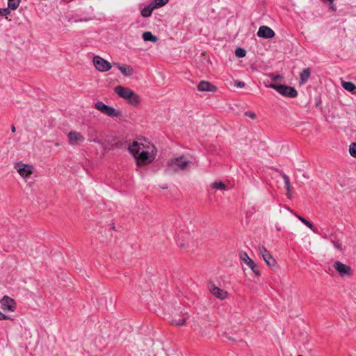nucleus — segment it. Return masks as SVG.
<instances>
[{"mask_svg": "<svg viewBox=\"0 0 356 356\" xmlns=\"http://www.w3.org/2000/svg\"><path fill=\"white\" fill-rule=\"evenodd\" d=\"M154 149V146L145 138L134 141L128 147L129 152L135 158L138 166L147 165L154 159L155 156L153 154Z\"/></svg>", "mask_w": 356, "mask_h": 356, "instance_id": "f257e3e1", "label": "nucleus"}, {"mask_svg": "<svg viewBox=\"0 0 356 356\" xmlns=\"http://www.w3.org/2000/svg\"><path fill=\"white\" fill-rule=\"evenodd\" d=\"M115 92L120 97L126 99L128 103L134 106L140 103V97L129 88L117 86L114 88Z\"/></svg>", "mask_w": 356, "mask_h": 356, "instance_id": "f03ea898", "label": "nucleus"}, {"mask_svg": "<svg viewBox=\"0 0 356 356\" xmlns=\"http://www.w3.org/2000/svg\"><path fill=\"white\" fill-rule=\"evenodd\" d=\"M268 87L273 88L284 97L294 98L298 95V92L293 87L275 83H270L268 85Z\"/></svg>", "mask_w": 356, "mask_h": 356, "instance_id": "7ed1b4c3", "label": "nucleus"}, {"mask_svg": "<svg viewBox=\"0 0 356 356\" xmlns=\"http://www.w3.org/2000/svg\"><path fill=\"white\" fill-rule=\"evenodd\" d=\"M95 108L111 118L119 117L122 115L121 111L114 108L113 106L105 104L101 101H98L95 104Z\"/></svg>", "mask_w": 356, "mask_h": 356, "instance_id": "20e7f679", "label": "nucleus"}, {"mask_svg": "<svg viewBox=\"0 0 356 356\" xmlns=\"http://www.w3.org/2000/svg\"><path fill=\"white\" fill-rule=\"evenodd\" d=\"M93 64L98 71L102 72L108 71L112 67L108 61L99 56H95L93 58Z\"/></svg>", "mask_w": 356, "mask_h": 356, "instance_id": "39448f33", "label": "nucleus"}, {"mask_svg": "<svg viewBox=\"0 0 356 356\" xmlns=\"http://www.w3.org/2000/svg\"><path fill=\"white\" fill-rule=\"evenodd\" d=\"M334 268L337 270L341 277L351 275L353 272L351 268L339 261H337L333 264Z\"/></svg>", "mask_w": 356, "mask_h": 356, "instance_id": "423d86ee", "label": "nucleus"}, {"mask_svg": "<svg viewBox=\"0 0 356 356\" xmlns=\"http://www.w3.org/2000/svg\"><path fill=\"white\" fill-rule=\"evenodd\" d=\"M258 250L259 254L262 257L263 259L268 266H274L275 265V259L272 257V255L264 245H259Z\"/></svg>", "mask_w": 356, "mask_h": 356, "instance_id": "0eeeda50", "label": "nucleus"}, {"mask_svg": "<svg viewBox=\"0 0 356 356\" xmlns=\"http://www.w3.org/2000/svg\"><path fill=\"white\" fill-rule=\"evenodd\" d=\"M15 168L23 177L29 176L33 171V167L31 165L24 164L22 162L16 163Z\"/></svg>", "mask_w": 356, "mask_h": 356, "instance_id": "6e6552de", "label": "nucleus"}, {"mask_svg": "<svg viewBox=\"0 0 356 356\" xmlns=\"http://www.w3.org/2000/svg\"><path fill=\"white\" fill-rule=\"evenodd\" d=\"M240 258L244 263L252 269L253 273L258 275L259 273L258 266L248 257V254L245 252L240 253Z\"/></svg>", "mask_w": 356, "mask_h": 356, "instance_id": "1a4fd4ad", "label": "nucleus"}, {"mask_svg": "<svg viewBox=\"0 0 356 356\" xmlns=\"http://www.w3.org/2000/svg\"><path fill=\"white\" fill-rule=\"evenodd\" d=\"M1 304L3 310L14 312L16 308L15 300L7 296L3 297L1 300Z\"/></svg>", "mask_w": 356, "mask_h": 356, "instance_id": "9d476101", "label": "nucleus"}, {"mask_svg": "<svg viewBox=\"0 0 356 356\" xmlns=\"http://www.w3.org/2000/svg\"><path fill=\"white\" fill-rule=\"evenodd\" d=\"M209 289L211 294L220 300H225L227 296V292L216 286L211 283L209 286Z\"/></svg>", "mask_w": 356, "mask_h": 356, "instance_id": "9b49d317", "label": "nucleus"}, {"mask_svg": "<svg viewBox=\"0 0 356 356\" xmlns=\"http://www.w3.org/2000/svg\"><path fill=\"white\" fill-rule=\"evenodd\" d=\"M257 35L259 38L269 39L275 35V32L272 29L266 26H261L257 31Z\"/></svg>", "mask_w": 356, "mask_h": 356, "instance_id": "f8f14e48", "label": "nucleus"}, {"mask_svg": "<svg viewBox=\"0 0 356 356\" xmlns=\"http://www.w3.org/2000/svg\"><path fill=\"white\" fill-rule=\"evenodd\" d=\"M68 141L70 145H76L84 140V137L79 132L70 131L68 135Z\"/></svg>", "mask_w": 356, "mask_h": 356, "instance_id": "ddd939ff", "label": "nucleus"}, {"mask_svg": "<svg viewBox=\"0 0 356 356\" xmlns=\"http://www.w3.org/2000/svg\"><path fill=\"white\" fill-rule=\"evenodd\" d=\"M197 88L199 91L204 92H214L217 89L216 86L207 81H200Z\"/></svg>", "mask_w": 356, "mask_h": 356, "instance_id": "4468645a", "label": "nucleus"}, {"mask_svg": "<svg viewBox=\"0 0 356 356\" xmlns=\"http://www.w3.org/2000/svg\"><path fill=\"white\" fill-rule=\"evenodd\" d=\"M178 170V158H175L173 160L168 162V166L165 170L167 175H175Z\"/></svg>", "mask_w": 356, "mask_h": 356, "instance_id": "2eb2a0df", "label": "nucleus"}, {"mask_svg": "<svg viewBox=\"0 0 356 356\" xmlns=\"http://www.w3.org/2000/svg\"><path fill=\"white\" fill-rule=\"evenodd\" d=\"M193 165L191 159L187 156H179V170L190 169Z\"/></svg>", "mask_w": 356, "mask_h": 356, "instance_id": "dca6fc26", "label": "nucleus"}, {"mask_svg": "<svg viewBox=\"0 0 356 356\" xmlns=\"http://www.w3.org/2000/svg\"><path fill=\"white\" fill-rule=\"evenodd\" d=\"M118 68L125 76H131L134 73V70L130 65L118 64Z\"/></svg>", "mask_w": 356, "mask_h": 356, "instance_id": "f3484780", "label": "nucleus"}, {"mask_svg": "<svg viewBox=\"0 0 356 356\" xmlns=\"http://www.w3.org/2000/svg\"><path fill=\"white\" fill-rule=\"evenodd\" d=\"M311 75V70L309 68H306L303 70L300 74V85H304L308 81L309 76Z\"/></svg>", "mask_w": 356, "mask_h": 356, "instance_id": "a211bd4d", "label": "nucleus"}, {"mask_svg": "<svg viewBox=\"0 0 356 356\" xmlns=\"http://www.w3.org/2000/svg\"><path fill=\"white\" fill-rule=\"evenodd\" d=\"M156 9L154 6L150 3L149 5L145 6L141 10V15L143 17H148L152 15V11Z\"/></svg>", "mask_w": 356, "mask_h": 356, "instance_id": "6ab92c4d", "label": "nucleus"}, {"mask_svg": "<svg viewBox=\"0 0 356 356\" xmlns=\"http://www.w3.org/2000/svg\"><path fill=\"white\" fill-rule=\"evenodd\" d=\"M282 177L284 179L285 188L286 190V195L289 198H291V184L289 177L284 173L281 174Z\"/></svg>", "mask_w": 356, "mask_h": 356, "instance_id": "aec40b11", "label": "nucleus"}, {"mask_svg": "<svg viewBox=\"0 0 356 356\" xmlns=\"http://www.w3.org/2000/svg\"><path fill=\"white\" fill-rule=\"evenodd\" d=\"M143 39L144 41H149L152 42L158 41V38L149 31H145L143 33Z\"/></svg>", "mask_w": 356, "mask_h": 356, "instance_id": "412c9836", "label": "nucleus"}, {"mask_svg": "<svg viewBox=\"0 0 356 356\" xmlns=\"http://www.w3.org/2000/svg\"><path fill=\"white\" fill-rule=\"evenodd\" d=\"M296 216H297V218L304 224L309 229H310L314 233H316L317 234L318 232L316 230V229L314 227V225H312V222H310L309 221H308L307 220H306L305 218H304L303 217L299 216V215H297L296 214Z\"/></svg>", "mask_w": 356, "mask_h": 356, "instance_id": "4be33fe9", "label": "nucleus"}, {"mask_svg": "<svg viewBox=\"0 0 356 356\" xmlns=\"http://www.w3.org/2000/svg\"><path fill=\"white\" fill-rule=\"evenodd\" d=\"M342 87L347 91L350 92H355L356 90V86L350 81H343Z\"/></svg>", "mask_w": 356, "mask_h": 356, "instance_id": "5701e85b", "label": "nucleus"}, {"mask_svg": "<svg viewBox=\"0 0 356 356\" xmlns=\"http://www.w3.org/2000/svg\"><path fill=\"white\" fill-rule=\"evenodd\" d=\"M211 186L217 190H226V185L220 181H215L211 184Z\"/></svg>", "mask_w": 356, "mask_h": 356, "instance_id": "b1692460", "label": "nucleus"}, {"mask_svg": "<svg viewBox=\"0 0 356 356\" xmlns=\"http://www.w3.org/2000/svg\"><path fill=\"white\" fill-rule=\"evenodd\" d=\"M20 1L21 0H8V8L12 10H16Z\"/></svg>", "mask_w": 356, "mask_h": 356, "instance_id": "393cba45", "label": "nucleus"}, {"mask_svg": "<svg viewBox=\"0 0 356 356\" xmlns=\"http://www.w3.org/2000/svg\"><path fill=\"white\" fill-rule=\"evenodd\" d=\"M169 0H153L151 3L155 8H159L165 5Z\"/></svg>", "mask_w": 356, "mask_h": 356, "instance_id": "a878e982", "label": "nucleus"}, {"mask_svg": "<svg viewBox=\"0 0 356 356\" xmlns=\"http://www.w3.org/2000/svg\"><path fill=\"white\" fill-rule=\"evenodd\" d=\"M235 55L238 58H243L246 55V51L244 49L238 47L235 50Z\"/></svg>", "mask_w": 356, "mask_h": 356, "instance_id": "bb28decb", "label": "nucleus"}, {"mask_svg": "<svg viewBox=\"0 0 356 356\" xmlns=\"http://www.w3.org/2000/svg\"><path fill=\"white\" fill-rule=\"evenodd\" d=\"M349 153L353 157L356 158V143H352L350 145Z\"/></svg>", "mask_w": 356, "mask_h": 356, "instance_id": "cd10ccee", "label": "nucleus"}, {"mask_svg": "<svg viewBox=\"0 0 356 356\" xmlns=\"http://www.w3.org/2000/svg\"><path fill=\"white\" fill-rule=\"evenodd\" d=\"M10 13V10L8 8H0V15L1 16H7Z\"/></svg>", "mask_w": 356, "mask_h": 356, "instance_id": "c85d7f7f", "label": "nucleus"}, {"mask_svg": "<svg viewBox=\"0 0 356 356\" xmlns=\"http://www.w3.org/2000/svg\"><path fill=\"white\" fill-rule=\"evenodd\" d=\"M332 243L336 249L342 251V245L341 243L334 241H332Z\"/></svg>", "mask_w": 356, "mask_h": 356, "instance_id": "c756f323", "label": "nucleus"}, {"mask_svg": "<svg viewBox=\"0 0 356 356\" xmlns=\"http://www.w3.org/2000/svg\"><path fill=\"white\" fill-rule=\"evenodd\" d=\"M245 115L246 117L250 118L251 119H254L256 118V115L252 111H247L245 113Z\"/></svg>", "mask_w": 356, "mask_h": 356, "instance_id": "7c9ffc66", "label": "nucleus"}, {"mask_svg": "<svg viewBox=\"0 0 356 356\" xmlns=\"http://www.w3.org/2000/svg\"><path fill=\"white\" fill-rule=\"evenodd\" d=\"M234 86H236L237 88H241L245 86V83L240 81H236Z\"/></svg>", "mask_w": 356, "mask_h": 356, "instance_id": "2f4dec72", "label": "nucleus"}, {"mask_svg": "<svg viewBox=\"0 0 356 356\" xmlns=\"http://www.w3.org/2000/svg\"><path fill=\"white\" fill-rule=\"evenodd\" d=\"M10 319V318L0 312V320Z\"/></svg>", "mask_w": 356, "mask_h": 356, "instance_id": "473e14b6", "label": "nucleus"}, {"mask_svg": "<svg viewBox=\"0 0 356 356\" xmlns=\"http://www.w3.org/2000/svg\"><path fill=\"white\" fill-rule=\"evenodd\" d=\"M275 227H276V229L279 232L282 230L281 227L277 224L275 225Z\"/></svg>", "mask_w": 356, "mask_h": 356, "instance_id": "72a5a7b5", "label": "nucleus"}, {"mask_svg": "<svg viewBox=\"0 0 356 356\" xmlns=\"http://www.w3.org/2000/svg\"><path fill=\"white\" fill-rule=\"evenodd\" d=\"M185 323V320L184 319H179V326L183 325L184 323Z\"/></svg>", "mask_w": 356, "mask_h": 356, "instance_id": "f704fd0d", "label": "nucleus"}, {"mask_svg": "<svg viewBox=\"0 0 356 356\" xmlns=\"http://www.w3.org/2000/svg\"><path fill=\"white\" fill-rule=\"evenodd\" d=\"M15 130H16L15 127L14 125H13V126L11 127V131H12V132H13V133H15Z\"/></svg>", "mask_w": 356, "mask_h": 356, "instance_id": "c9c22d12", "label": "nucleus"}, {"mask_svg": "<svg viewBox=\"0 0 356 356\" xmlns=\"http://www.w3.org/2000/svg\"><path fill=\"white\" fill-rule=\"evenodd\" d=\"M202 336H207L208 334L203 332H201Z\"/></svg>", "mask_w": 356, "mask_h": 356, "instance_id": "e433bc0d", "label": "nucleus"}, {"mask_svg": "<svg viewBox=\"0 0 356 356\" xmlns=\"http://www.w3.org/2000/svg\"><path fill=\"white\" fill-rule=\"evenodd\" d=\"M161 188L162 189L168 188V187H167V186H161Z\"/></svg>", "mask_w": 356, "mask_h": 356, "instance_id": "4c0bfd02", "label": "nucleus"}, {"mask_svg": "<svg viewBox=\"0 0 356 356\" xmlns=\"http://www.w3.org/2000/svg\"><path fill=\"white\" fill-rule=\"evenodd\" d=\"M175 324L176 325H178V323H177V322H175Z\"/></svg>", "mask_w": 356, "mask_h": 356, "instance_id": "58836bf2", "label": "nucleus"}, {"mask_svg": "<svg viewBox=\"0 0 356 356\" xmlns=\"http://www.w3.org/2000/svg\"><path fill=\"white\" fill-rule=\"evenodd\" d=\"M298 356H302V355H298Z\"/></svg>", "mask_w": 356, "mask_h": 356, "instance_id": "ea45409f", "label": "nucleus"}]
</instances>
